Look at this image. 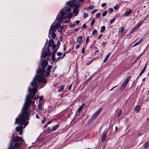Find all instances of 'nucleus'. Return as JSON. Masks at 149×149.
Here are the masks:
<instances>
[{
    "label": "nucleus",
    "mask_w": 149,
    "mask_h": 149,
    "mask_svg": "<svg viewBox=\"0 0 149 149\" xmlns=\"http://www.w3.org/2000/svg\"><path fill=\"white\" fill-rule=\"evenodd\" d=\"M82 38V37L81 36H79L77 38V41L78 42H80Z\"/></svg>",
    "instance_id": "nucleus-27"
},
{
    "label": "nucleus",
    "mask_w": 149,
    "mask_h": 149,
    "mask_svg": "<svg viewBox=\"0 0 149 149\" xmlns=\"http://www.w3.org/2000/svg\"><path fill=\"white\" fill-rule=\"evenodd\" d=\"M61 58V57H58L56 59V62H57V61H59Z\"/></svg>",
    "instance_id": "nucleus-39"
},
{
    "label": "nucleus",
    "mask_w": 149,
    "mask_h": 149,
    "mask_svg": "<svg viewBox=\"0 0 149 149\" xmlns=\"http://www.w3.org/2000/svg\"><path fill=\"white\" fill-rule=\"evenodd\" d=\"M143 74V73H142V72H140V74H139V76H141V75H142V74Z\"/></svg>",
    "instance_id": "nucleus-60"
},
{
    "label": "nucleus",
    "mask_w": 149,
    "mask_h": 149,
    "mask_svg": "<svg viewBox=\"0 0 149 149\" xmlns=\"http://www.w3.org/2000/svg\"><path fill=\"white\" fill-rule=\"evenodd\" d=\"M117 129H118V127L117 126H116V128H115V130L116 131L117 130Z\"/></svg>",
    "instance_id": "nucleus-61"
},
{
    "label": "nucleus",
    "mask_w": 149,
    "mask_h": 149,
    "mask_svg": "<svg viewBox=\"0 0 149 149\" xmlns=\"http://www.w3.org/2000/svg\"><path fill=\"white\" fill-rule=\"evenodd\" d=\"M56 28L54 26V25L52 24L51 25L49 29V33H50L51 32H55L56 31Z\"/></svg>",
    "instance_id": "nucleus-6"
},
{
    "label": "nucleus",
    "mask_w": 149,
    "mask_h": 149,
    "mask_svg": "<svg viewBox=\"0 0 149 149\" xmlns=\"http://www.w3.org/2000/svg\"><path fill=\"white\" fill-rule=\"evenodd\" d=\"M109 11L111 13L113 11V9L112 8H109Z\"/></svg>",
    "instance_id": "nucleus-40"
},
{
    "label": "nucleus",
    "mask_w": 149,
    "mask_h": 149,
    "mask_svg": "<svg viewBox=\"0 0 149 149\" xmlns=\"http://www.w3.org/2000/svg\"><path fill=\"white\" fill-rule=\"evenodd\" d=\"M45 118H44L43 119V120L42 121V122L43 123H44L45 122Z\"/></svg>",
    "instance_id": "nucleus-53"
},
{
    "label": "nucleus",
    "mask_w": 149,
    "mask_h": 149,
    "mask_svg": "<svg viewBox=\"0 0 149 149\" xmlns=\"http://www.w3.org/2000/svg\"><path fill=\"white\" fill-rule=\"evenodd\" d=\"M38 109L40 111L42 110V104L41 103H39L38 106Z\"/></svg>",
    "instance_id": "nucleus-8"
},
{
    "label": "nucleus",
    "mask_w": 149,
    "mask_h": 149,
    "mask_svg": "<svg viewBox=\"0 0 149 149\" xmlns=\"http://www.w3.org/2000/svg\"><path fill=\"white\" fill-rule=\"evenodd\" d=\"M95 22V20L94 19H93L92 20L91 22L90 23V25L91 26H93Z\"/></svg>",
    "instance_id": "nucleus-28"
},
{
    "label": "nucleus",
    "mask_w": 149,
    "mask_h": 149,
    "mask_svg": "<svg viewBox=\"0 0 149 149\" xmlns=\"http://www.w3.org/2000/svg\"><path fill=\"white\" fill-rule=\"evenodd\" d=\"M66 54V53L65 52L63 54V56H62L61 57V59H63V58L64 56H65Z\"/></svg>",
    "instance_id": "nucleus-42"
},
{
    "label": "nucleus",
    "mask_w": 149,
    "mask_h": 149,
    "mask_svg": "<svg viewBox=\"0 0 149 149\" xmlns=\"http://www.w3.org/2000/svg\"><path fill=\"white\" fill-rule=\"evenodd\" d=\"M62 54V53L61 52H58L57 53V55L59 56H61Z\"/></svg>",
    "instance_id": "nucleus-36"
},
{
    "label": "nucleus",
    "mask_w": 149,
    "mask_h": 149,
    "mask_svg": "<svg viewBox=\"0 0 149 149\" xmlns=\"http://www.w3.org/2000/svg\"><path fill=\"white\" fill-rule=\"evenodd\" d=\"M145 79H146V78H144V79H143V81H145Z\"/></svg>",
    "instance_id": "nucleus-64"
},
{
    "label": "nucleus",
    "mask_w": 149,
    "mask_h": 149,
    "mask_svg": "<svg viewBox=\"0 0 149 149\" xmlns=\"http://www.w3.org/2000/svg\"><path fill=\"white\" fill-rule=\"evenodd\" d=\"M36 118L38 119L39 118V116L37 114H36Z\"/></svg>",
    "instance_id": "nucleus-50"
},
{
    "label": "nucleus",
    "mask_w": 149,
    "mask_h": 149,
    "mask_svg": "<svg viewBox=\"0 0 149 149\" xmlns=\"http://www.w3.org/2000/svg\"><path fill=\"white\" fill-rule=\"evenodd\" d=\"M45 53L46 54L47 56L48 57L50 56L51 52L49 51V50H48Z\"/></svg>",
    "instance_id": "nucleus-26"
},
{
    "label": "nucleus",
    "mask_w": 149,
    "mask_h": 149,
    "mask_svg": "<svg viewBox=\"0 0 149 149\" xmlns=\"http://www.w3.org/2000/svg\"><path fill=\"white\" fill-rule=\"evenodd\" d=\"M52 122L51 121H49L48 122H47V124H49L51 123Z\"/></svg>",
    "instance_id": "nucleus-58"
},
{
    "label": "nucleus",
    "mask_w": 149,
    "mask_h": 149,
    "mask_svg": "<svg viewBox=\"0 0 149 149\" xmlns=\"http://www.w3.org/2000/svg\"><path fill=\"white\" fill-rule=\"evenodd\" d=\"M100 17V14L99 13L97 14L96 15V17L97 18H98Z\"/></svg>",
    "instance_id": "nucleus-37"
},
{
    "label": "nucleus",
    "mask_w": 149,
    "mask_h": 149,
    "mask_svg": "<svg viewBox=\"0 0 149 149\" xmlns=\"http://www.w3.org/2000/svg\"><path fill=\"white\" fill-rule=\"evenodd\" d=\"M83 0H74V3L72 1H70L67 2L66 6L60 10V13L61 14V17L59 16H57V19L59 22L62 21V19H66L68 16L69 19L72 16V13H70L71 8L74 6L75 8L73 10V13L75 14L74 16H76L79 13V10L77 9L80 6L81 1Z\"/></svg>",
    "instance_id": "nucleus-2"
},
{
    "label": "nucleus",
    "mask_w": 149,
    "mask_h": 149,
    "mask_svg": "<svg viewBox=\"0 0 149 149\" xmlns=\"http://www.w3.org/2000/svg\"><path fill=\"white\" fill-rule=\"evenodd\" d=\"M132 10L131 9H130V10L127 12H125L124 13V15L125 16H128L131 13Z\"/></svg>",
    "instance_id": "nucleus-10"
},
{
    "label": "nucleus",
    "mask_w": 149,
    "mask_h": 149,
    "mask_svg": "<svg viewBox=\"0 0 149 149\" xmlns=\"http://www.w3.org/2000/svg\"><path fill=\"white\" fill-rule=\"evenodd\" d=\"M124 28L123 27L121 29V33H122L124 31Z\"/></svg>",
    "instance_id": "nucleus-57"
},
{
    "label": "nucleus",
    "mask_w": 149,
    "mask_h": 149,
    "mask_svg": "<svg viewBox=\"0 0 149 149\" xmlns=\"http://www.w3.org/2000/svg\"><path fill=\"white\" fill-rule=\"evenodd\" d=\"M102 36V34H101L98 37V39H99Z\"/></svg>",
    "instance_id": "nucleus-52"
},
{
    "label": "nucleus",
    "mask_w": 149,
    "mask_h": 149,
    "mask_svg": "<svg viewBox=\"0 0 149 149\" xmlns=\"http://www.w3.org/2000/svg\"><path fill=\"white\" fill-rule=\"evenodd\" d=\"M143 146L144 148H147L149 146V143L148 142H146L143 145Z\"/></svg>",
    "instance_id": "nucleus-21"
},
{
    "label": "nucleus",
    "mask_w": 149,
    "mask_h": 149,
    "mask_svg": "<svg viewBox=\"0 0 149 149\" xmlns=\"http://www.w3.org/2000/svg\"><path fill=\"white\" fill-rule=\"evenodd\" d=\"M105 29V27L104 26H102L101 27V29L100 31V32H103Z\"/></svg>",
    "instance_id": "nucleus-18"
},
{
    "label": "nucleus",
    "mask_w": 149,
    "mask_h": 149,
    "mask_svg": "<svg viewBox=\"0 0 149 149\" xmlns=\"http://www.w3.org/2000/svg\"><path fill=\"white\" fill-rule=\"evenodd\" d=\"M122 113V111L121 110L118 113V117H119L120 115H121V114Z\"/></svg>",
    "instance_id": "nucleus-34"
},
{
    "label": "nucleus",
    "mask_w": 149,
    "mask_h": 149,
    "mask_svg": "<svg viewBox=\"0 0 149 149\" xmlns=\"http://www.w3.org/2000/svg\"><path fill=\"white\" fill-rule=\"evenodd\" d=\"M84 104H82L81 106H83V107H84Z\"/></svg>",
    "instance_id": "nucleus-63"
},
{
    "label": "nucleus",
    "mask_w": 149,
    "mask_h": 149,
    "mask_svg": "<svg viewBox=\"0 0 149 149\" xmlns=\"http://www.w3.org/2000/svg\"><path fill=\"white\" fill-rule=\"evenodd\" d=\"M75 25V24H71L70 26L71 27H74Z\"/></svg>",
    "instance_id": "nucleus-51"
},
{
    "label": "nucleus",
    "mask_w": 149,
    "mask_h": 149,
    "mask_svg": "<svg viewBox=\"0 0 149 149\" xmlns=\"http://www.w3.org/2000/svg\"><path fill=\"white\" fill-rule=\"evenodd\" d=\"M54 49V50L53 52V53H55L56 52L57 49H56L55 48Z\"/></svg>",
    "instance_id": "nucleus-56"
},
{
    "label": "nucleus",
    "mask_w": 149,
    "mask_h": 149,
    "mask_svg": "<svg viewBox=\"0 0 149 149\" xmlns=\"http://www.w3.org/2000/svg\"><path fill=\"white\" fill-rule=\"evenodd\" d=\"M63 89V86H62L60 87H59L58 89V92H61L62 91Z\"/></svg>",
    "instance_id": "nucleus-23"
},
{
    "label": "nucleus",
    "mask_w": 149,
    "mask_h": 149,
    "mask_svg": "<svg viewBox=\"0 0 149 149\" xmlns=\"http://www.w3.org/2000/svg\"><path fill=\"white\" fill-rule=\"evenodd\" d=\"M143 21H139L138 24H137V25H136V26L138 27V28L139 26H140L141 25V24H142V23H143Z\"/></svg>",
    "instance_id": "nucleus-20"
},
{
    "label": "nucleus",
    "mask_w": 149,
    "mask_h": 149,
    "mask_svg": "<svg viewBox=\"0 0 149 149\" xmlns=\"http://www.w3.org/2000/svg\"><path fill=\"white\" fill-rule=\"evenodd\" d=\"M130 77H131L129 76L126 79L123 84L121 87L119 89L120 91H123L130 81Z\"/></svg>",
    "instance_id": "nucleus-4"
},
{
    "label": "nucleus",
    "mask_w": 149,
    "mask_h": 149,
    "mask_svg": "<svg viewBox=\"0 0 149 149\" xmlns=\"http://www.w3.org/2000/svg\"><path fill=\"white\" fill-rule=\"evenodd\" d=\"M88 40H89V38L88 37H87L86 39V42L87 43L88 42Z\"/></svg>",
    "instance_id": "nucleus-54"
},
{
    "label": "nucleus",
    "mask_w": 149,
    "mask_h": 149,
    "mask_svg": "<svg viewBox=\"0 0 149 149\" xmlns=\"http://www.w3.org/2000/svg\"><path fill=\"white\" fill-rule=\"evenodd\" d=\"M147 65V63H146V64L145 66L144 67V68H143V69H142V70H141V72H142V73H144V72H145V71L146 70Z\"/></svg>",
    "instance_id": "nucleus-19"
},
{
    "label": "nucleus",
    "mask_w": 149,
    "mask_h": 149,
    "mask_svg": "<svg viewBox=\"0 0 149 149\" xmlns=\"http://www.w3.org/2000/svg\"><path fill=\"white\" fill-rule=\"evenodd\" d=\"M82 27L84 29L86 28V25L85 24H84L82 25Z\"/></svg>",
    "instance_id": "nucleus-43"
},
{
    "label": "nucleus",
    "mask_w": 149,
    "mask_h": 149,
    "mask_svg": "<svg viewBox=\"0 0 149 149\" xmlns=\"http://www.w3.org/2000/svg\"><path fill=\"white\" fill-rule=\"evenodd\" d=\"M94 6L93 5H90L87 7L89 9H92L94 8Z\"/></svg>",
    "instance_id": "nucleus-30"
},
{
    "label": "nucleus",
    "mask_w": 149,
    "mask_h": 149,
    "mask_svg": "<svg viewBox=\"0 0 149 149\" xmlns=\"http://www.w3.org/2000/svg\"><path fill=\"white\" fill-rule=\"evenodd\" d=\"M10 144V149H20V146L24 141L23 139L18 136H12Z\"/></svg>",
    "instance_id": "nucleus-3"
},
{
    "label": "nucleus",
    "mask_w": 149,
    "mask_h": 149,
    "mask_svg": "<svg viewBox=\"0 0 149 149\" xmlns=\"http://www.w3.org/2000/svg\"><path fill=\"white\" fill-rule=\"evenodd\" d=\"M143 40L142 39H141L139 41L137 42L136 43H135L133 46V47H134L136 46L139 45L143 41Z\"/></svg>",
    "instance_id": "nucleus-9"
},
{
    "label": "nucleus",
    "mask_w": 149,
    "mask_h": 149,
    "mask_svg": "<svg viewBox=\"0 0 149 149\" xmlns=\"http://www.w3.org/2000/svg\"><path fill=\"white\" fill-rule=\"evenodd\" d=\"M110 53H109V54H108L107 55V56H106L105 58V59H104V60L103 61L104 63H105L109 57V56L110 55Z\"/></svg>",
    "instance_id": "nucleus-15"
},
{
    "label": "nucleus",
    "mask_w": 149,
    "mask_h": 149,
    "mask_svg": "<svg viewBox=\"0 0 149 149\" xmlns=\"http://www.w3.org/2000/svg\"><path fill=\"white\" fill-rule=\"evenodd\" d=\"M98 51H99V50H96V51H95V53H97V52H98Z\"/></svg>",
    "instance_id": "nucleus-59"
},
{
    "label": "nucleus",
    "mask_w": 149,
    "mask_h": 149,
    "mask_svg": "<svg viewBox=\"0 0 149 149\" xmlns=\"http://www.w3.org/2000/svg\"><path fill=\"white\" fill-rule=\"evenodd\" d=\"M107 10H105L102 13V16L103 17L107 15Z\"/></svg>",
    "instance_id": "nucleus-29"
},
{
    "label": "nucleus",
    "mask_w": 149,
    "mask_h": 149,
    "mask_svg": "<svg viewBox=\"0 0 149 149\" xmlns=\"http://www.w3.org/2000/svg\"><path fill=\"white\" fill-rule=\"evenodd\" d=\"M49 36L51 34V37L53 39H55L56 37V34L54 32H51L50 33H49Z\"/></svg>",
    "instance_id": "nucleus-7"
},
{
    "label": "nucleus",
    "mask_w": 149,
    "mask_h": 149,
    "mask_svg": "<svg viewBox=\"0 0 149 149\" xmlns=\"http://www.w3.org/2000/svg\"><path fill=\"white\" fill-rule=\"evenodd\" d=\"M85 48H83L82 49V52L83 54L84 53V52H85Z\"/></svg>",
    "instance_id": "nucleus-48"
},
{
    "label": "nucleus",
    "mask_w": 149,
    "mask_h": 149,
    "mask_svg": "<svg viewBox=\"0 0 149 149\" xmlns=\"http://www.w3.org/2000/svg\"><path fill=\"white\" fill-rule=\"evenodd\" d=\"M115 21V19L113 18L111 20L110 23L111 24H112Z\"/></svg>",
    "instance_id": "nucleus-33"
},
{
    "label": "nucleus",
    "mask_w": 149,
    "mask_h": 149,
    "mask_svg": "<svg viewBox=\"0 0 149 149\" xmlns=\"http://www.w3.org/2000/svg\"><path fill=\"white\" fill-rule=\"evenodd\" d=\"M48 65V63L46 61H44L41 63V65L42 68L36 70L37 73L39 74L37 76L36 75L33 79V81L31 83V85L34 87L31 89L29 87L28 91L30 94L26 97L24 104L23 107L22 113L15 119V123H29L30 113L29 111V108L30 105L35 103V101H32L31 99L33 98L37 91V86L40 85L41 86L40 88L44 87L47 83V81L44 77H47L49 76L51 72V69L52 67L49 65L45 71V68Z\"/></svg>",
    "instance_id": "nucleus-1"
},
{
    "label": "nucleus",
    "mask_w": 149,
    "mask_h": 149,
    "mask_svg": "<svg viewBox=\"0 0 149 149\" xmlns=\"http://www.w3.org/2000/svg\"><path fill=\"white\" fill-rule=\"evenodd\" d=\"M107 135V133L106 132L103 134L102 138V141H103L105 140L106 137Z\"/></svg>",
    "instance_id": "nucleus-13"
},
{
    "label": "nucleus",
    "mask_w": 149,
    "mask_h": 149,
    "mask_svg": "<svg viewBox=\"0 0 149 149\" xmlns=\"http://www.w3.org/2000/svg\"><path fill=\"white\" fill-rule=\"evenodd\" d=\"M114 8L115 9H117L118 8V6L117 5H116L115 6H114Z\"/></svg>",
    "instance_id": "nucleus-44"
},
{
    "label": "nucleus",
    "mask_w": 149,
    "mask_h": 149,
    "mask_svg": "<svg viewBox=\"0 0 149 149\" xmlns=\"http://www.w3.org/2000/svg\"><path fill=\"white\" fill-rule=\"evenodd\" d=\"M141 109V107L139 106H137L135 108V110L136 112H139Z\"/></svg>",
    "instance_id": "nucleus-16"
},
{
    "label": "nucleus",
    "mask_w": 149,
    "mask_h": 149,
    "mask_svg": "<svg viewBox=\"0 0 149 149\" xmlns=\"http://www.w3.org/2000/svg\"><path fill=\"white\" fill-rule=\"evenodd\" d=\"M97 116H95V115L94 114V115L92 116L91 117V119L92 120L94 119Z\"/></svg>",
    "instance_id": "nucleus-35"
},
{
    "label": "nucleus",
    "mask_w": 149,
    "mask_h": 149,
    "mask_svg": "<svg viewBox=\"0 0 149 149\" xmlns=\"http://www.w3.org/2000/svg\"><path fill=\"white\" fill-rule=\"evenodd\" d=\"M107 4V3H102V4H101V6H102V7H104L105 6V5Z\"/></svg>",
    "instance_id": "nucleus-41"
},
{
    "label": "nucleus",
    "mask_w": 149,
    "mask_h": 149,
    "mask_svg": "<svg viewBox=\"0 0 149 149\" xmlns=\"http://www.w3.org/2000/svg\"><path fill=\"white\" fill-rule=\"evenodd\" d=\"M58 126L59 125L58 124H57L56 125L54 126H53V127H52L51 132H52L53 131L56 130L57 129V128L58 127Z\"/></svg>",
    "instance_id": "nucleus-11"
},
{
    "label": "nucleus",
    "mask_w": 149,
    "mask_h": 149,
    "mask_svg": "<svg viewBox=\"0 0 149 149\" xmlns=\"http://www.w3.org/2000/svg\"><path fill=\"white\" fill-rule=\"evenodd\" d=\"M49 46L50 47H52L53 49L56 48V45H54V41L52 39H50L49 42Z\"/></svg>",
    "instance_id": "nucleus-5"
},
{
    "label": "nucleus",
    "mask_w": 149,
    "mask_h": 149,
    "mask_svg": "<svg viewBox=\"0 0 149 149\" xmlns=\"http://www.w3.org/2000/svg\"><path fill=\"white\" fill-rule=\"evenodd\" d=\"M80 22V21L78 20V21H76L75 22L76 23V25H77Z\"/></svg>",
    "instance_id": "nucleus-45"
},
{
    "label": "nucleus",
    "mask_w": 149,
    "mask_h": 149,
    "mask_svg": "<svg viewBox=\"0 0 149 149\" xmlns=\"http://www.w3.org/2000/svg\"><path fill=\"white\" fill-rule=\"evenodd\" d=\"M138 28L136 26H135L130 31L131 33H133Z\"/></svg>",
    "instance_id": "nucleus-24"
},
{
    "label": "nucleus",
    "mask_w": 149,
    "mask_h": 149,
    "mask_svg": "<svg viewBox=\"0 0 149 149\" xmlns=\"http://www.w3.org/2000/svg\"><path fill=\"white\" fill-rule=\"evenodd\" d=\"M97 9H95V10H93L92 12H91V13H92V14H93L95 12L96 10H97Z\"/></svg>",
    "instance_id": "nucleus-49"
},
{
    "label": "nucleus",
    "mask_w": 149,
    "mask_h": 149,
    "mask_svg": "<svg viewBox=\"0 0 149 149\" xmlns=\"http://www.w3.org/2000/svg\"><path fill=\"white\" fill-rule=\"evenodd\" d=\"M43 99V97L42 96H41L40 97V99H39V100H42Z\"/></svg>",
    "instance_id": "nucleus-55"
},
{
    "label": "nucleus",
    "mask_w": 149,
    "mask_h": 149,
    "mask_svg": "<svg viewBox=\"0 0 149 149\" xmlns=\"http://www.w3.org/2000/svg\"><path fill=\"white\" fill-rule=\"evenodd\" d=\"M88 17V14L87 13H85L84 14V16H83V18H86Z\"/></svg>",
    "instance_id": "nucleus-32"
},
{
    "label": "nucleus",
    "mask_w": 149,
    "mask_h": 149,
    "mask_svg": "<svg viewBox=\"0 0 149 149\" xmlns=\"http://www.w3.org/2000/svg\"><path fill=\"white\" fill-rule=\"evenodd\" d=\"M80 47V45L79 44L77 45L76 47V48L78 49Z\"/></svg>",
    "instance_id": "nucleus-46"
},
{
    "label": "nucleus",
    "mask_w": 149,
    "mask_h": 149,
    "mask_svg": "<svg viewBox=\"0 0 149 149\" xmlns=\"http://www.w3.org/2000/svg\"><path fill=\"white\" fill-rule=\"evenodd\" d=\"M117 86H118V85H116V86H114V87H113L110 90V91H112L114 88L116 87Z\"/></svg>",
    "instance_id": "nucleus-47"
},
{
    "label": "nucleus",
    "mask_w": 149,
    "mask_h": 149,
    "mask_svg": "<svg viewBox=\"0 0 149 149\" xmlns=\"http://www.w3.org/2000/svg\"><path fill=\"white\" fill-rule=\"evenodd\" d=\"M72 87V84H71L68 88V90L70 91L71 88Z\"/></svg>",
    "instance_id": "nucleus-38"
},
{
    "label": "nucleus",
    "mask_w": 149,
    "mask_h": 149,
    "mask_svg": "<svg viewBox=\"0 0 149 149\" xmlns=\"http://www.w3.org/2000/svg\"><path fill=\"white\" fill-rule=\"evenodd\" d=\"M47 56L46 53H43L41 55V57H42L44 58H45Z\"/></svg>",
    "instance_id": "nucleus-31"
},
{
    "label": "nucleus",
    "mask_w": 149,
    "mask_h": 149,
    "mask_svg": "<svg viewBox=\"0 0 149 149\" xmlns=\"http://www.w3.org/2000/svg\"><path fill=\"white\" fill-rule=\"evenodd\" d=\"M97 33V31L95 29H94L92 32V34L94 35H96Z\"/></svg>",
    "instance_id": "nucleus-22"
},
{
    "label": "nucleus",
    "mask_w": 149,
    "mask_h": 149,
    "mask_svg": "<svg viewBox=\"0 0 149 149\" xmlns=\"http://www.w3.org/2000/svg\"><path fill=\"white\" fill-rule=\"evenodd\" d=\"M54 26L56 28V29H58L60 27L61 24L59 23H56L55 25H54Z\"/></svg>",
    "instance_id": "nucleus-17"
},
{
    "label": "nucleus",
    "mask_w": 149,
    "mask_h": 149,
    "mask_svg": "<svg viewBox=\"0 0 149 149\" xmlns=\"http://www.w3.org/2000/svg\"><path fill=\"white\" fill-rule=\"evenodd\" d=\"M65 22L66 23H67L68 22V20H66L65 21Z\"/></svg>",
    "instance_id": "nucleus-62"
},
{
    "label": "nucleus",
    "mask_w": 149,
    "mask_h": 149,
    "mask_svg": "<svg viewBox=\"0 0 149 149\" xmlns=\"http://www.w3.org/2000/svg\"><path fill=\"white\" fill-rule=\"evenodd\" d=\"M52 61L51 62V64H52L55 61V55L54 53H53L52 55Z\"/></svg>",
    "instance_id": "nucleus-12"
},
{
    "label": "nucleus",
    "mask_w": 149,
    "mask_h": 149,
    "mask_svg": "<svg viewBox=\"0 0 149 149\" xmlns=\"http://www.w3.org/2000/svg\"><path fill=\"white\" fill-rule=\"evenodd\" d=\"M102 108H100L96 112V113L94 114V115H95V116H97L101 112V110H102Z\"/></svg>",
    "instance_id": "nucleus-14"
},
{
    "label": "nucleus",
    "mask_w": 149,
    "mask_h": 149,
    "mask_svg": "<svg viewBox=\"0 0 149 149\" xmlns=\"http://www.w3.org/2000/svg\"><path fill=\"white\" fill-rule=\"evenodd\" d=\"M83 108V106H81L78 109V110L77 111V113H79L82 110Z\"/></svg>",
    "instance_id": "nucleus-25"
}]
</instances>
